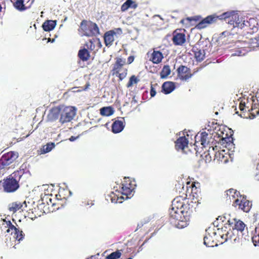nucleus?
Instances as JSON below:
<instances>
[{"label":"nucleus","instance_id":"obj_46","mask_svg":"<svg viewBox=\"0 0 259 259\" xmlns=\"http://www.w3.org/2000/svg\"><path fill=\"white\" fill-rule=\"evenodd\" d=\"M135 57L134 56H130L127 58V64H130L134 62Z\"/></svg>","mask_w":259,"mask_h":259},{"label":"nucleus","instance_id":"obj_8","mask_svg":"<svg viewBox=\"0 0 259 259\" xmlns=\"http://www.w3.org/2000/svg\"><path fill=\"white\" fill-rule=\"evenodd\" d=\"M136 186V182L129 178H124L122 182L120 192L122 195L128 197L132 194Z\"/></svg>","mask_w":259,"mask_h":259},{"label":"nucleus","instance_id":"obj_35","mask_svg":"<svg viewBox=\"0 0 259 259\" xmlns=\"http://www.w3.org/2000/svg\"><path fill=\"white\" fill-rule=\"evenodd\" d=\"M226 193L227 198L228 197V199L230 200L231 199H234L235 200L240 196H241L240 195L239 192L234 189H230L229 190L226 191Z\"/></svg>","mask_w":259,"mask_h":259},{"label":"nucleus","instance_id":"obj_6","mask_svg":"<svg viewBox=\"0 0 259 259\" xmlns=\"http://www.w3.org/2000/svg\"><path fill=\"white\" fill-rule=\"evenodd\" d=\"M18 157V153L10 151L4 154L0 158V172L10 168V165Z\"/></svg>","mask_w":259,"mask_h":259},{"label":"nucleus","instance_id":"obj_4","mask_svg":"<svg viewBox=\"0 0 259 259\" xmlns=\"http://www.w3.org/2000/svg\"><path fill=\"white\" fill-rule=\"evenodd\" d=\"M225 20L233 27H239L242 28L245 25V21L242 18L239 17L238 14L234 12H225L220 15V20Z\"/></svg>","mask_w":259,"mask_h":259},{"label":"nucleus","instance_id":"obj_34","mask_svg":"<svg viewBox=\"0 0 259 259\" xmlns=\"http://www.w3.org/2000/svg\"><path fill=\"white\" fill-rule=\"evenodd\" d=\"M78 56L82 61H87L90 58V52L88 50L87 48L81 49L78 51Z\"/></svg>","mask_w":259,"mask_h":259},{"label":"nucleus","instance_id":"obj_30","mask_svg":"<svg viewBox=\"0 0 259 259\" xmlns=\"http://www.w3.org/2000/svg\"><path fill=\"white\" fill-rule=\"evenodd\" d=\"M138 7V4L133 0H126L121 7V11L125 12L129 8L135 9Z\"/></svg>","mask_w":259,"mask_h":259},{"label":"nucleus","instance_id":"obj_11","mask_svg":"<svg viewBox=\"0 0 259 259\" xmlns=\"http://www.w3.org/2000/svg\"><path fill=\"white\" fill-rule=\"evenodd\" d=\"M233 205L235 207H238V209L244 212H248L251 207L252 203L244 196H240L234 200Z\"/></svg>","mask_w":259,"mask_h":259},{"label":"nucleus","instance_id":"obj_31","mask_svg":"<svg viewBox=\"0 0 259 259\" xmlns=\"http://www.w3.org/2000/svg\"><path fill=\"white\" fill-rule=\"evenodd\" d=\"M56 24V20H48L43 23L42 27L44 31H50L54 29Z\"/></svg>","mask_w":259,"mask_h":259},{"label":"nucleus","instance_id":"obj_21","mask_svg":"<svg viewBox=\"0 0 259 259\" xmlns=\"http://www.w3.org/2000/svg\"><path fill=\"white\" fill-rule=\"evenodd\" d=\"M84 46L91 51H97L102 47V44L99 38H93L86 42Z\"/></svg>","mask_w":259,"mask_h":259},{"label":"nucleus","instance_id":"obj_24","mask_svg":"<svg viewBox=\"0 0 259 259\" xmlns=\"http://www.w3.org/2000/svg\"><path fill=\"white\" fill-rule=\"evenodd\" d=\"M211 138L210 135H209L208 134L205 132H202L200 134L199 136L197 135L195 137L196 140L197 139H199V141L201 142V145L203 147H205L208 146L209 143H210L209 138ZM196 142H197L196 141Z\"/></svg>","mask_w":259,"mask_h":259},{"label":"nucleus","instance_id":"obj_50","mask_svg":"<svg viewBox=\"0 0 259 259\" xmlns=\"http://www.w3.org/2000/svg\"><path fill=\"white\" fill-rule=\"evenodd\" d=\"M70 141H73L74 140V137H71L70 139H69Z\"/></svg>","mask_w":259,"mask_h":259},{"label":"nucleus","instance_id":"obj_9","mask_svg":"<svg viewBox=\"0 0 259 259\" xmlns=\"http://www.w3.org/2000/svg\"><path fill=\"white\" fill-rule=\"evenodd\" d=\"M76 114L74 107L72 106H62L61 115L60 118V122L62 123L70 121Z\"/></svg>","mask_w":259,"mask_h":259},{"label":"nucleus","instance_id":"obj_42","mask_svg":"<svg viewBox=\"0 0 259 259\" xmlns=\"http://www.w3.org/2000/svg\"><path fill=\"white\" fill-rule=\"evenodd\" d=\"M139 81V79L138 78V77L135 75H133L130 77L129 80L126 84V87L127 88H131L134 84H137Z\"/></svg>","mask_w":259,"mask_h":259},{"label":"nucleus","instance_id":"obj_43","mask_svg":"<svg viewBox=\"0 0 259 259\" xmlns=\"http://www.w3.org/2000/svg\"><path fill=\"white\" fill-rule=\"evenodd\" d=\"M121 256V250H117L116 251L112 252L109 255H107L106 257V259H118Z\"/></svg>","mask_w":259,"mask_h":259},{"label":"nucleus","instance_id":"obj_18","mask_svg":"<svg viewBox=\"0 0 259 259\" xmlns=\"http://www.w3.org/2000/svg\"><path fill=\"white\" fill-rule=\"evenodd\" d=\"M181 31V29H177L172 33V41L175 46H183L186 42V35Z\"/></svg>","mask_w":259,"mask_h":259},{"label":"nucleus","instance_id":"obj_16","mask_svg":"<svg viewBox=\"0 0 259 259\" xmlns=\"http://www.w3.org/2000/svg\"><path fill=\"white\" fill-rule=\"evenodd\" d=\"M147 56L149 61L152 62L153 64H159L162 62L163 59V53L157 49L154 48L152 51H149L147 53Z\"/></svg>","mask_w":259,"mask_h":259},{"label":"nucleus","instance_id":"obj_29","mask_svg":"<svg viewBox=\"0 0 259 259\" xmlns=\"http://www.w3.org/2000/svg\"><path fill=\"white\" fill-rule=\"evenodd\" d=\"M175 88V83L171 81H166L162 85V91L165 94H168L172 92Z\"/></svg>","mask_w":259,"mask_h":259},{"label":"nucleus","instance_id":"obj_28","mask_svg":"<svg viewBox=\"0 0 259 259\" xmlns=\"http://www.w3.org/2000/svg\"><path fill=\"white\" fill-rule=\"evenodd\" d=\"M218 231V234H219L220 237L222 239L221 243H222L223 242H226L228 240H231L233 237V233L231 231H228L226 230L224 231V233L223 232V230H220L219 229H217Z\"/></svg>","mask_w":259,"mask_h":259},{"label":"nucleus","instance_id":"obj_23","mask_svg":"<svg viewBox=\"0 0 259 259\" xmlns=\"http://www.w3.org/2000/svg\"><path fill=\"white\" fill-rule=\"evenodd\" d=\"M71 195V192L67 188H60L56 197V199H60L66 203L67 199Z\"/></svg>","mask_w":259,"mask_h":259},{"label":"nucleus","instance_id":"obj_25","mask_svg":"<svg viewBox=\"0 0 259 259\" xmlns=\"http://www.w3.org/2000/svg\"><path fill=\"white\" fill-rule=\"evenodd\" d=\"M188 140L185 136L179 137L175 142V148L177 150L184 151L188 147Z\"/></svg>","mask_w":259,"mask_h":259},{"label":"nucleus","instance_id":"obj_7","mask_svg":"<svg viewBox=\"0 0 259 259\" xmlns=\"http://www.w3.org/2000/svg\"><path fill=\"white\" fill-rule=\"evenodd\" d=\"M219 238V234L215 232V229L208 228L206 230V234L203 238L204 244L207 247L217 246L220 242Z\"/></svg>","mask_w":259,"mask_h":259},{"label":"nucleus","instance_id":"obj_20","mask_svg":"<svg viewBox=\"0 0 259 259\" xmlns=\"http://www.w3.org/2000/svg\"><path fill=\"white\" fill-rule=\"evenodd\" d=\"M250 100L252 101V106L250 109H249V106H246L245 103L243 102L242 101H241L240 103L239 109L241 111H244V110H245V108L246 107L249 111L251 112V114L254 116H255V114H259V109L257 110L254 111L256 109V108H258L257 106H258V105H257V106L256 107V105L255 102L256 99L255 97H254V96H252L251 98H250Z\"/></svg>","mask_w":259,"mask_h":259},{"label":"nucleus","instance_id":"obj_12","mask_svg":"<svg viewBox=\"0 0 259 259\" xmlns=\"http://www.w3.org/2000/svg\"><path fill=\"white\" fill-rule=\"evenodd\" d=\"M176 190L181 189L183 191V194H187V196L192 195L193 197H194V194H196L198 191L197 188L195 186V183H190V182H187L186 186V190H185L184 185L181 184L179 182L178 184L176 185Z\"/></svg>","mask_w":259,"mask_h":259},{"label":"nucleus","instance_id":"obj_36","mask_svg":"<svg viewBox=\"0 0 259 259\" xmlns=\"http://www.w3.org/2000/svg\"><path fill=\"white\" fill-rule=\"evenodd\" d=\"M114 110L111 106L104 107L100 109V112L102 116H109L112 115L114 113Z\"/></svg>","mask_w":259,"mask_h":259},{"label":"nucleus","instance_id":"obj_37","mask_svg":"<svg viewBox=\"0 0 259 259\" xmlns=\"http://www.w3.org/2000/svg\"><path fill=\"white\" fill-rule=\"evenodd\" d=\"M248 47L250 49L254 50L259 47V36L249 39Z\"/></svg>","mask_w":259,"mask_h":259},{"label":"nucleus","instance_id":"obj_52","mask_svg":"<svg viewBox=\"0 0 259 259\" xmlns=\"http://www.w3.org/2000/svg\"><path fill=\"white\" fill-rule=\"evenodd\" d=\"M2 10V7H1V5H0V12Z\"/></svg>","mask_w":259,"mask_h":259},{"label":"nucleus","instance_id":"obj_13","mask_svg":"<svg viewBox=\"0 0 259 259\" xmlns=\"http://www.w3.org/2000/svg\"><path fill=\"white\" fill-rule=\"evenodd\" d=\"M15 9L23 12L31 8L34 0H11Z\"/></svg>","mask_w":259,"mask_h":259},{"label":"nucleus","instance_id":"obj_53","mask_svg":"<svg viewBox=\"0 0 259 259\" xmlns=\"http://www.w3.org/2000/svg\"><path fill=\"white\" fill-rule=\"evenodd\" d=\"M144 232L145 233H147V231H146V230H144Z\"/></svg>","mask_w":259,"mask_h":259},{"label":"nucleus","instance_id":"obj_15","mask_svg":"<svg viewBox=\"0 0 259 259\" xmlns=\"http://www.w3.org/2000/svg\"><path fill=\"white\" fill-rule=\"evenodd\" d=\"M122 33V30L120 28H115L106 32L104 35V42L107 47H110L114 41V35H120Z\"/></svg>","mask_w":259,"mask_h":259},{"label":"nucleus","instance_id":"obj_10","mask_svg":"<svg viewBox=\"0 0 259 259\" xmlns=\"http://www.w3.org/2000/svg\"><path fill=\"white\" fill-rule=\"evenodd\" d=\"M3 225L5 227L8 228L6 232L7 233H10L11 232V234L12 235L14 234V237L18 241H20L23 239L24 234L23 231H20L16 228V227L12 224L11 221H7L5 220H4Z\"/></svg>","mask_w":259,"mask_h":259},{"label":"nucleus","instance_id":"obj_47","mask_svg":"<svg viewBox=\"0 0 259 259\" xmlns=\"http://www.w3.org/2000/svg\"><path fill=\"white\" fill-rule=\"evenodd\" d=\"M144 224H144L143 223L138 224V226H137V229L136 230V231H138V230H140V231H142V230H143L142 228L144 227Z\"/></svg>","mask_w":259,"mask_h":259},{"label":"nucleus","instance_id":"obj_14","mask_svg":"<svg viewBox=\"0 0 259 259\" xmlns=\"http://www.w3.org/2000/svg\"><path fill=\"white\" fill-rule=\"evenodd\" d=\"M220 15L217 16L215 14L209 15L203 19H200L199 22L195 26L197 29H202L206 28L209 25L215 23L218 19H220Z\"/></svg>","mask_w":259,"mask_h":259},{"label":"nucleus","instance_id":"obj_26","mask_svg":"<svg viewBox=\"0 0 259 259\" xmlns=\"http://www.w3.org/2000/svg\"><path fill=\"white\" fill-rule=\"evenodd\" d=\"M62 106L55 107L51 109L49 114V117L51 120L57 119L61 115Z\"/></svg>","mask_w":259,"mask_h":259},{"label":"nucleus","instance_id":"obj_38","mask_svg":"<svg viewBox=\"0 0 259 259\" xmlns=\"http://www.w3.org/2000/svg\"><path fill=\"white\" fill-rule=\"evenodd\" d=\"M234 225L232 227L233 229L242 232L245 227V224L241 221L234 219Z\"/></svg>","mask_w":259,"mask_h":259},{"label":"nucleus","instance_id":"obj_33","mask_svg":"<svg viewBox=\"0 0 259 259\" xmlns=\"http://www.w3.org/2000/svg\"><path fill=\"white\" fill-rule=\"evenodd\" d=\"M123 128V123L120 120L115 121L112 125V131L114 133H120L122 131Z\"/></svg>","mask_w":259,"mask_h":259},{"label":"nucleus","instance_id":"obj_44","mask_svg":"<svg viewBox=\"0 0 259 259\" xmlns=\"http://www.w3.org/2000/svg\"><path fill=\"white\" fill-rule=\"evenodd\" d=\"M110 199L112 202L113 203H121L122 202L121 200L123 199L122 196L119 197L114 192H112L110 195Z\"/></svg>","mask_w":259,"mask_h":259},{"label":"nucleus","instance_id":"obj_5","mask_svg":"<svg viewBox=\"0 0 259 259\" xmlns=\"http://www.w3.org/2000/svg\"><path fill=\"white\" fill-rule=\"evenodd\" d=\"M115 60L111 71L112 74L115 75L118 77L119 80L121 81L126 77L127 74V69L123 67L126 63L125 60L120 57H117Z\"/></svg>","mask_w":259,"mask_h":259},{"label":"nucleus","instance_id":"obj_55","mask_svg":"<svg viewBox=\"0 0 259 259\" xmlns=\"http://www.w3.org/2000/svg\"><path fill=\"white\" fill-rule=\"evenodd\" d=\"M225 138H226L223 137V138H222V139H223V140H224Z\"/></svg>","mask_w":259,"mask_h":259},{"label":"nucleus","instance_id":"obj_45","mask_svg":"<svg viewBox=\"0 0 259 259\" xmlns=\"http://www.w3.org/2000/svg\"><path fill=\"white\" fill-rule=\"evenodd\" d=\"M150 93V95L152 97H154L156 95V91L155 90V89L153 88L152 85H151V86Z\"/></svg>","mask_w":259,"mask_h":259},{"label":"nucleus","instance_id":"obj_39","mask_svg":"<svg viewBox=\"0 0 259 259\" xmlns=\"http://www.w3.org/2000/svg\"><path fill=\"white\" fill-rule=\"evenodd\" d=\"M55 146L54 143L51 142L47 143L46 145L43 146L41 149L40 151L42 154H45L50 152Z\"/></svg>","mask_w":259,"mask_h":259},{"label":"nucleus","instance_id":"obj_49","mask_svg":"<svg viewBox=\"0 0 259 259\" xmlns=\"http://www.w3.org/2000/svg\"><path fill=\"white\" fill-rule=\"evenodd\" d=\"M208 155V149L207 150V153L205 155V157L206 158V160H208V159H209V156Z\"/></svg>","mask_w":259,"mask_h":259},{"label":"nucleus","instance_id":"obj_54","mask_svg":"<svg viewBox=\"0 0 259 259\" xmlns=\"http://www.w3.org/2000/svg\"><path fill=\"white\" fill-rule=\"evenodd\" d=\"M34 27L36 28V25H35V24H34Z\"/></svg>","mask_w":259,"mask_h":259},{"label":"nucleus","instance_id":"obj_3","mask_svg":"<svg viewBox=\"0 0 259 259\" xmlns=\"http://www.w3.org/2000/svg\"><path fill=\"white\" fill-rule=\"evenodd\" d=\"M78 31L81 36L92 37L100 33L99 29L96 23L91 21L83 20L79 25Z\"/></svg>","mask_w":259,"mask_h":259},{"label":"nucleus","instance_id":"obj_32","mask_svg":"<svg viewBox=\"0 0 259 259\" xmlns=\"http://www.w3.org/2000/svg\"><path fill=\"white\" fill-rule=\"evenodd\" d=\"M193 52L194 53V56L197 61L201 62L205 58V51L203 49H199L197 48H193Z\"/></svg>","mask_w":259,"mask_h":259},{"label":"nucleus","instance_id":"obj_51","mask_svg":"<svg viewBox=\"0 0 259 259\" xmlns=\"http://www.w3.org/2000/svg\"><path fill=\"white\" fill-rule=\"evenodd\" d=\"M89 85H90L89 83V82L87 83V84H86V87L85 88V89H87Z\"/></svg>","mask_w":259,"mask_h":259},{"label":"nucleus","instance_id":"obj_1","mask_svg":"<svg viewBox=\"0 0 259 259\" xmlns=\"http://www.w3.org/2000/svg\"><path fill=\"white\" fill-rule=\"evenodd\" d=\"M182 195L176 197L172 201L171 208L169 210L170 220L176 222V221H183L185 214H187L190 209L189 205L185 203L187 194H183V191L178 189Z\"/></svg>","mask_w":259,"mask_h":259},{"label":"nucleus","instance_id":"obj_17","mask_svg":"<svg viewBox=\"0 0 259 259\" xmlns=\"http://www.w3.org/2000/svg\"><path fill=\"white\" fill-rule=\"evenodd\" d=\"M177 76L181 80L187 81L191 78L194 74L191 69L184 65H180L177 69Z\"/></svg>","mask_w":259,"mask_h":259},{"label":"nucleus","instance_id":"obj_22","mask_svg":"<svg viewBox=\"0 0 259 259\" xmlns=\"http://www.w3.org/2000/svg\"><path fill=\"white\" fill-rule=\"evenodd\" d=\"M26 206V201L23 202L16 201L9 205V210L10 211L15 213L17 211H23Z\"/></svg>","mask_w":259,"mask_h":259},{"label":"nucleus","instance_id":"obj_19","mask_svg":"<svg viewBox=\"0 0 259 259\" xmlns=\"http://www.w3.org/2000/svg\"><path fill=\"white\" fill-rule=\"evenodd\" d=\"M218 150L217 146H209L208 148V155L209 156V159H208V161L211 160L212 157H214V160H217L218 161H222L224 156L223 154L219 151H217Z\"/></svg>","mask_w":259,"mask_h":259},{"label":"nucleus","instance_id":"obj_27","mask_svg":"<svg viewBox=\"0 0 259 259\" xmlns=\"http://www.w3.org/2000/svg\"><path fill=\"white\" fill-rule=\"evenodd\" d=\"M200 16H195L192 17H187L185 19H183L181 20L180 23L185 26V27L187 28L191 25H193L192 23L193 21L198 22L201 19Z\"/></svg>","mask_w":259,"mask_h":259},{"label":"nucleus","instance_id":"obj_40","mask_svg":"<svg viewBox=\"0 0 259 259\" xmlns=\"http://www.w3.org/2000/svg\"><path fill=\"white\" fill-rule=\"evenodd\" d=\"M171 72L170 68L169 65H165L163 67L160 72V77L162 78L167 77Z\"/></svg>","mask_w":259,"mask_h":259},{"label":"nucleus","instance_id":"obj_41","mask_svg":"<svg viewBox=\"0 0 259 259\" xmlns=\"http://www.w3.org/2000/svg\"><path fill=\"white\" fill-rule=\"evenodd\" d=\"M66 204L64 201L60 199H57L56 202L52 204V207H53V210H58L64 207Z\"/></svg>","mask_w":259,"mask_h":259},{"label":"nucleus","instance_id":"obj_2","mask_svg":"<svg viewBox=\"0 0 259 259\" xmlns=\"http://www.w3.org/2000/svg\"><path fill=\"white\" fill-rule=\"evenodd\" d=\"M23 174L22 170H17L3 181H1L4 191L8 193L16 191L19 188V183Z\"/></svg>","mask_w":259,"mask_h":259},{"label":"nucleus","instance_id":"obj_48","mask_svg":"<svg viewBox=\"0 0 259 259\" xmlns=\"http://www.w3.org/2000/svg\"><path fill=\"white\" fill-rule=\"evenodd\" d=\"M49 201H47V203L49 206H51L52 204H53L54 202H52V200L51 198H49Z\"/></svg>","mask_w":259,"mask_h":259}]
</instances>
